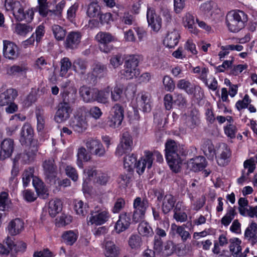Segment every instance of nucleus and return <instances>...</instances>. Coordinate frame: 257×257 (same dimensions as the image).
Masks as SVG:
<instances>
[{"mask_svg":"<svg viewBox=\"0 0 257 257\" xmlns=\"http://www.w3.org/2000/svg\"><path fill=\"white\" fill-rule=\"evenodd\" d=\"M186 155L183 147L175 141L168 140L165 144V157L167 163L172 171H180L181 166Z\"/></svg>","mask_w":257,"mask_h":257,"instance_id":"nucleus-1","label":"nucleus"},{"mask_svg":"<svg viewBox=\"0 0 257 257\" xmlns=\"http://www.w3.org/2000/svg\"><path fill=\"white\" fill-rule=\"evenodd\" d=\"M247 21V15L239 10H232L226 16L225 23L229 31L231 32H238L244 28Z\"/></svg>","mask_w":257,"mask_h":257,"instance_id":"nucleus-2","label":"nucleus"},{"mask_svg":"<svg viewBox=\"0 0 257 257\" xmlns=\"http://www.w3.org/2000/svg\"><path fill=\"white\" fill-rule=\"evenodd\" d=\"M110 217L107 209L102 206H96L91 211L89 222L91 224L100 225L107 222Z\"/></svg>","mask_w":257,"mask_h":257,"instance_id":"nucleus-3","label":"nucleus"},{"mask_svg":"<svg viewBox=\"0 0 257 257\" xmlns=\"http://www.w3.org/2000/svg\"><path fill=\"white\" fill-rule=\"evenodd\" d=\"M133 148V140L128 132L123 133L120 138L115 151V155L121 157L123 154L132 151Z\"/></svg>","mask_w":257,"mask_h":257,"instance_id":"nucleus-4","label":"nucleus"},{"mask_svg":"<svg viewBox=\"0 0 257 257\" xmlns=\"http://www.w3.org/2000/svg\"><path fill=\"white\" fill-rule=\"evenodd\" d=\"M231 156V151L227 144L220 143L216 146L215 158L219 166H225L228 165Z\"/></svg>","mask_w":257,"mask_h":257,"instance_id":"nucleus-5","label":"nucleus"},{"mask_svg":"<svg viewBox=\"0 0 257 257\" xmlns=\"http://www.w3.org/2000/svg\"><path fill=\"white\" fill-rule=\"evenodd\" d=\"M139 62L138 59L134 56H130L125 61L123 74L127 79L136 78L140 75V72L138 68Z\"/></svg>","mask_w":257,"mask_h":257,"instance_id":"nucleus-6","label":"nucleus"},{"mask_svg":"<svg viewBox=\"0 0 257 257\" xmlns=\"http://www.w3.org/2000/svg\"><path fill=\"white\" fill-rule=\"evenodd\" d=\"M148 205V202L146 199H142L140 197H137L135 199V211L133 214V220L135 222L140 221L144 218Z\"/></svg>","mask_w":257,"mask_h":257,"instance_id":"nucleus-7","label":"nucleus"},{"mask_svg":"<svg viewBox=\"0 0 257 257\" xmlns=\"http://www.w3.org/2000/svg\"><path fill=\"white\" fill-rule=\"evenodd\" d=\"M45 178L50 183L56 184L57 167L53 159H49L43 164Z\"/></svg>","mask_w":257,"mask_h":257,"instance_id":"nucleus-8","label":"nucleus"},{"mask_svg":"<svg viewBox=\"0 0 257 257\" xmlns=\"http://www.w3.org/2000/svg\"><path fill=\"white\" fill-rule=\"evenodd\" d=\"M95 39L99 43V48L101 52L107 53L112 49L109 44L114 40V38L110 34L100 32L96 35Z\"/></svg>","mask_w":257,"mask_h":257,"instance_id":"nucleus-9","label":"nucleus"},{"mask_svg":"<svg viewBox=\"0 0 257 257\" xmlns=\"http://www.w3.org/2000/svg\"><path fill=\"white\" fill-rule=\"evenodd\" d=\"M86 147L88 151L92 155L98 157H104L106 150L101 142L96 139H90L86 141Z\"/></svg>","mask_w":257,"mask_h":257,"instance_id":"nucleus-10","label":"nucleus"},{"mask_svg":"<svg viewBox=\"0 0 257 257\" xmlns=\"http://www.w3.org/2000/svg\"><path fill=\"white\" fill-rule=\"evenodd\" d=\"M72 112L69 103L60 102L54 116V120L57 123H62L68 119Z\"/></svg>","mask_w":257,"mask_h":257,"instance_id":"nucleus-11","label":"nucleus"},{"mask_svg":"<svg viewBox=\"0 0 257 257\" xmlns=\"http://www.w3.org/2000/svg\"><path fill=\"white\" fill-rule=\"evenodd\" d=\"M15 144L13 140L6 139L0 144V161H4L10 158L14 151Z\"/></svg>","mask_w":257,"mask_h":257,"instance_id":"nucleus-12","label":"nucleus"},{"mask_svg":"<svg viewBox=\"0 0 257 257\" xmlns=\"http://www.w3.org/2000/svg\"><path fill=\"white\" fill-rule=\"evenodd\" d=\"M157 196L158 201H162V210L164 214L169 213L174 207L176 200L171 194L164 196L162 193L159 192Z\"/></svg>","mask_w":257,"mask_h":257,"instance_id":"nucleus-13","label":"nucleus"},{"mask_svg":"<svg viewBox=\"0 0 257 257\" xmlns=\"http://www.w3.org/2000/svg\"><path fill=\"white\" fill-rule=\"evenodd\" d=\"M151 156V152L146 151L144 152V156L136 162L135 168L139 175L144 173L146 168L149 169L152 167L153 160Z\"/></svg>","mask_w":257,"mask_h":257,"instance_id":"nucleus-14","label":"nucleus"},{"mask_svg":"<svg viewBox=\"0 0 257 257\" xmlns=\"http://www.w3.org/2000/svg\"><path fill=\"white\" fill-rule=\"evenodd\" d=\"M3 54L6 58L14 60L19 56V48L14 42L9 40H4Z\"/></svg>","mask_w":257,"mask_h":257,"instance_id":"nucleus-15","label":"nucleus"},{"mask_svg":"<svg viewBox=\"0 0 257 257\" xmlns=\"http://www.w3.org/2000/svg\"><path fill=\"white\" fill-rule=\"evenodd\" d=\"M5 7L8 10L13 11V15L17 21H22L26 19L25 16L22 15L24 11L23 7L19 1L10 2L6 0Z\"/></svg>","mask_w":257,"mask_h":257,"instance_id":"nucleus-16","label":"nucleus"},{"mask_svg":"<svg viewBox=\"0 0 257 257\" xmlns=\"http://www.w3.org/2000/svg\"><path fill=\"white\" fill-rule=\"evenodd\" d=\"M147 17L151 29L156 32H158L162 26L161 18L156 14L155 10L152 8L148 9Z\"/></svg>","mask_w":257,"mask_h":257,"instance_id":"nucleus-17","label":"nucleus"},{"mask_svg":"<svg viewBox=\"0 0 257 257\" xmlns=\"http://www.w3.org/2000/svg\"><path fill=\"white\" fill-rule=\"evenodd\" d=\"M131 223V215L126 212L121 213L116 221L114 229L117 233L124 231L128 228Z\"/></svg>","mask_w":257,"mask_h":257,"instance_id":"nucleus-18","label":"nucleus"},{"mask_svg":"<svg viewBox=\"0 0 257 257\" xmlns=\"http://www.w3.org/2000/svg\"><path fill=\"white\" fill-rule=\"evenodd\" d=\"M207 166L206 159L203 156H198L190 159L187 163V166L191 170L198 172L203 170Z\"/></svg>","mask_w":257,"mask_h":257,"instance_id":"nucleus-19","label":"nucleus"},{"mask_svg":"<svg viewBox=\"0 0 257 257\" xmlns=\"http://www.w3.org/2000/svg\"><path fill=\"white\" fill-rule=\"evenodd\" d=\"M18 96V92L13 88L8 89L0 94V105L6 106L13 102Z\"/></svg>","mask_w":257,"mask_h":257,"instance_id":"nucleus-20","label":"nucleus"},{"mask_svg":"<svg viewBox=\"0 0 257 257\" xmlns=\"http://www.w3.org/2000/svg\"><path fill=\"white\" fill-rule=\"evenodd\" d=\"M142 110L145 113L151 112L152 108V101L150 95L148 93H142L138 100Z\"/></svg>","mask_w":257,"mask_h":257,"instance_id":"nucleus-21","label":"nucleus"},{"mask_svg":"<svg viewBox=\"0 0 257 257\" xmlns=\"http://www.w3.org/2000/svg\"><path fill=\"white\" fill-rule=\"evenodd\" d=\"M79 93L83 101L85 102H91L95 101L96 90L83 86L79 89Z\"/></svg>","mask_w":257,"mask_h":257,"instance_id":"nucleus-22","label":"nucleus"},{"mask_svg":"<svg viewBox=\"0 0 257 257\" xmlns=\"http://www.w3.org/2000/svg\"><path fill=\"white\" fill-rule=\"evenodd\" d=\"M24 229V222L19 218L11 221L7 227V230L11 235L20 233Z\"/></svg>","mask_w":257,"mask_h":257,"instance_id":"nucleus-23","label":"nucleus"},{"mask_svg":"<svg viewBox=\"0 0 257 257\" xmlns=\"http://www.w3.org/2000/svg\"><path fill=\"white\" fill-rule=\"evenodd\" d=\"M69 82H66L65 85H63V89L61 92V95L62 98L61 102L69 103L71 100H74L75 95L76 93V89L73 87L67 88V85Z\"/></svg>","mask_w":257,"mask_h":257,"instance_id":"nucleus-24","label":"nucleus"},{"mask_svg":"<svg viewBox=\"0 0 257 257\" xmlns=\"http://www.w3.org/2000/svg\"><path fill=\"white\" fill-rule=\"evenodd\" d=\"M183 24L184 26L191 33L197 35L198 33V30L195 26L194 16L190 13H187L183 18Z\"/></svg>","mask_w":257,"mask_h":257,"instance_id":"nucleus-25","label":"nucleus"},{"mask_svg":"<svg viewBox=\"0 0 257 257\" xmlns=\"http://www.w3.org/2000/svg\"><path fill=\"white\" fill-rule=\"evenodd\" d=\"M104 254L105 257H118L119 254V248L113 242L106 241L104 243Z\"/></svg>","mask_w":257,"mask_h":257,"instance_id":"nucleus-26","label":"nucleus"},{"mask_svg":"<svg viewBox=\"0 0 257 257\" xmlns=\"http://www.w3.org/2000/svg\"><path fill=\"white\" fill-rule=\"evenodd\" d=\"M81 35L79 32H72L70 33L65 42L66 47L70 49L77 47L80 42Z\"/></svg>","mask_w":257,"mask_h":257,"instance_id":"nucleus-27","label":"nucleus"},{"mask_svg":"<svg viewBox=\"0 0 257 257\" xmlns=\"http://www.w3.org/2000/svg\"><path fill=\"white\" fill-rule=\"evenodd\" d=\"M62 208L61 201L58 199L51 200L48 204V212L52 217H55Z\"/></svg>","mask_w":257,"mask_h":257,"instance_id":"nucleus-28","label":"nucleus"},{"mask_svg":"<svg viewBox=\"0 0 257 257\" xmlns=\"http://www.w3.org/2000/svg\"><path fill=\"white\" fill-rule=\"evenodd\" d=\"M179 37V34L177 31L169 32L164 40V44L168 48H173L178 44Z\"/></svg>","mask_w":257,"mask_h":257,"instance_id":"nucleus-29","label":"nucleus"},{"mask_svg":"<svg viewBox=\"0 0 257 257\" xmlns=\"http://www.w3.org/2000/svg\"><path fill=\"white\" fill-rule=\"evenodd\" d=\"M111 88L107 86L101 90H96L95 101L98 102L106 104L109 102V97Z\"/></svg>","mask_w":257,"mask_h":257,"instance_id":"nucleus-30","label":"nucleus"},{"mask_svg":"<svg viewBox=\"0 0 257 257\" xmlns=\"http://www.w3.org/2000/svg\"><path fill=\"white\" fill-rule=\"evenodd\" d=\"M202 150L205 155L210 160H213L216 153V148L215 149L214 145L210 140L204 141L202 145Z\"/></svg>","mask_w":257,"mask_h":257,"instance_id":"nucleus-31","label":"nucleus"},{"mask_svg":"<svg viewBox=\"0 0 257 257\" xmlns=\"http://www.w3.org/2000/svg\"><path fill=\"white\" fill-rule=\"evenodd\" d=\"M200 123V114L198 110L193 109L187 117V125L190 127L198 126Z\"/></svg>","mask_w":257,"mask_h":257,"instance_id":"nucleus-32","label":"nucleus"},{"mask_svg":"<svg viewBox=\"0 0 257 257\" xmlns=\"http://www.w3.org/2000/svg\"><path fill=\"white\" fill-rule=\"evenodd\" d=\"M177 87L184 90L189 94H192L195 90V85L186 79H182L178 81Z\"/></svg>","mask_w":257,"mask_h":257,"instance_id":"nucleus-33","label":"nucleus"},{"mask_svg":"<svg viewBox=\"0 0 257 257\" xmlns=\"http://www.w3.org/2000/svg\"><path fill=\"white\" fill-rule=\"evenodd\" d=\"M28 70L26 65H13L7 68V73L10 75H25Z\"/></svg>","mask_w":257,"mask_h":257,"instance_id":"nucleus-34","label":"nucleus"},{"mask_svg":"<svg viewBox=\"0 0 257 257\" xmlns=\"http://www.w3.org/2000/svg\"><path fill=\"white\" fill-rule=\"evenodd\" d=\"M111 99L113 102H121L123 99V87L120 85H116L111 89Z\"/></svg>","mask_w":257,"mask_h":257,"instance_id":"nucleus-35","label":"nucleus"},{"mask_svg":"<svg viewBox=\"0 0 257 257\" xmlns=\"http://www.w3.org/2000/svg\"><path fill=\"white\" fill-rule=\"evenodd\" d=\"M236 214L234 207L228 206L225 215L221 218V224L225 226H228L234 218Z\"/></svg>","mask_w":257,"mask_h":257,"instance_id":"nucleus-36","label":"nucleus"},{"mask_svg":"<svg viewBox=\"0 0 257 257\" xmlns=\"http://www.w3.org/2000/svg\"><path fill=\"white\" fill-rule=\"evenodd\" d=\"M34 137L33 130H22L20 141L22 145H29L31 144Z\"/></svg>","mask_w":257,"mask_h":257,"instance_id":"nucleus-37","label":"nucleus"},{"mask_svg":"<svg viewBox=\"0 0 257 257\" xmlns=\"http://www.w3.org/2000/svg\"><path fill=\"white\" fill-rule=\"evenodd\" d=\"M138 230L139 234L143 236L149 237L154 235V231L150 225L145 221L139 223Z\"/></svg>","mask_w":257,"mask_h":257,"instance_id":"nucleus-38","label":"nucleus"},{"mask_svg":"<svg viewBox=\"0 0 257 257\" xmlns=\"http://www.w3.org/2000/svg\"><path fill=\"white\" fill-rule=\"evenodd\" d=\"M77 156V164L79 168L83 167V161L87 162L91 159V155L87 152L86 150L83 147L78 149Z\"/></svg>","mask_w":257,"mask_h":257,"instance_id":"nucleus-39","label":"nucleus"},{"mask_svg":"<svg viewBox=\"0 0 257 257\" xmlns=\"http://www.w3.org/2000/svg\"><path fill=\"white\" fill-rule=\"evenodd\" d=\"M171 229L176 231V233L181 237V240L183 242L186 241L188 239L191 238L190 233L185 230L183 225L178 226L173 223L171 225Z\"/></svg>","mask_w":257,"mask_h":257,"instance_id":"nucleus-40","label":"nucleus"},{"mask_svg":"<svg viewBox=\"0 0 257 257\" xmlns=\"http://www.w3.org/2000/svg\"><path fill=\"white\" fill-rule=\"evenodd\" d=\"M257 234V224L252 222L246 228L244 232V236L249 240L253 242Z\"/></svg>","mask_w":257,"mask_h":257,"instance_id":"nucleus-41","label":"nucleus"},{"mask_svg":"<svg viewBox=\"0 0 257 257\" xmlns=\"http://www.w3.org/2000/svg\"><path fill=\"white\" fill-rule=\"evenodd\" d=\"M74 209L77 214L82 216H84L88 212L87 205L80 200H74Z\"/></svg>","mask_w":257,"mask_h":257,"instance_id":"nucleus-42","label":"nucleus"},{"mask_svg":"<svg viewBox=\"0 0 257 257\" xmlns=\"http://www.w3.org/2000/svg\"><path fill=\"white\" fill-rule=\"evenodd\" d=\"M229 249L232 255L237 256L241 251L240 244L241 241L238 238H234L230 240Z\"/></svg>","mask_w":257,"mask_h":257,"instance_id":"nucleus-43","label":"nucleus"},{"mask_svg":"<svg viewBox=\"0 0 257 257\" xmlns=\"http://www.w3.org/2000/svg\"><path fill=\"white\" fill-rule=\"evenodd\" d=\"M33 27L30 25L18 24L15 27V32L19 35L26 36L28 33L32 31Z\"/></svg>","mask_w":257,"mask_h":257,"instance_id":"nucleus-44","label":"nucleus"},{"mask_svg":"<svg viewBox=\"0 0 257 257\" xmlns=\"http://www.w3.org/2000/svg\"><path fill=\"white\" fill-rule=\"evenodd\" d=\"M137 162V157L134 154L127 155L124 158L123 165L128 171L132 170Z\"/></svg>","mask_w":257,"mask_h":257,"instance_id":"nucleus-45","label":"nucleus"},{"mask_svg":"<svg viewBox=\"0 0 257 257\" xmlns=\"http://www.w3.org/2000/svg\"><path fill=\"white\" fill-rule=\"evenodd\" d=\"M100 13V8L96 3H90L87 8L86 14L89 18H95Z\"/></svg>","mask_w":257,"mask_h":257,"instance_id":"nucleus-46","label":"nucleus"},{"mask_svg":"<svg viewBox=\"0 0 257 257\" xmlns=\"http://www.w3.org/2000/svg\"><path fill=\"white\" fill-rule=\"evenodd\" d=\"M53 34L58 41L64 39L66 35V31L63 27L58 25H54L52 27Z\"/></svg>","mask_w":257,"mask_h":257,"instance_id":"nucleus-47","label":"nucleus"},{"mask_svg":"<svg viewBox=\"0 0 257 257\" xmlns=\"http://www.w3.org/2000/svg\"><path fill=\"white\" fill-rule=\"evenodd\" d=\"M60 65V76L64 77L66 75L68 70L71 68L72 63L69 58L64 57L61 60Z\"/></svg>","mask_w":257,"mask_h":257,"instance_id":"nucleus-48","label":"nucleus"},{"mask_svg":"<svg viewBox=\"0 0 257 257\" xmlns=\"http://www.w3.org/2000/svg\"><path fill=\"white\" fill-rule=\"evenodd\" d=\"M64 241L69 245H72L77 238V234L73 231H67L62 235Z\"/></svg>","mask_w":257,"mask_h":257,"instance_id":"nucleus-49","label":"nucleus"},{"mask_svg":"<svg viewBox=\"0 0 257 257\" xmlns=\"http://www.w3.org/2000/svg\"><path fill=\"white\" fill-rule=\"evenodd\" d=\"M87 65L84 60L77 59L73 63L74 70L77 73L83 74L85 73Z\"/></svg>","mask_w":257,"mask_h":257,"instance_id":"nucleus-50","label":"nucleus"},{"mask_svg":"<svg viewBox=\"0 0 257 257\" xmlns=\"http://www.w3.org/2000/svg\"><path fill=\"white\" fill-rule=\"evenodd\" d=\"M251 102V100L249 95L245 94L242 100H239L236 102L235 107L238 110L240 111L242 109L247 108Z\"/></svg>","mask_w":257,"mask_h":257,"instance_id":"nucleus-51","label":"nucleus"},{"mask_svg":"<svg viewBox=\"0 0 257 257\" xmlns=\"http://www.w3.org/2000/svg\"><path fill=\"white\" fill-rule=\"evenodd\" d=\"M128 243L132 248H139L142 244V238L138 235H132L129 238Z\"/></svg>","mask_w":257,"mask_h":257,"instance_id":"nucleus-52","label":"nucleus"},{"mask_svg":"<svg viewBox=\"0 0 257 257\" xmlns=\"http://www.w3.org/2000/svg\"><path fill=\"white\" fill-rule=\"evenodd\" d=\"M9 194L7 192H2L0 194V210L4 211L9 207Z\"/></svg>","mask_w":257,"mask_h":257,"instance_id":"nucleus-53","label":"nucleus"},{"mask_svg":"<svg viewBox=\"0 0 257 257\" xmlns=\"http://www.w3.org/2000/svg\"><path fill=\"white\" fill-rule=\"evenodd\" d=\"M163 83L165 90L168 91L172 92L175 89V85L173 79L168 75L164 77Z\"/></svg>","mask_w":257,"mask_h":257,"instance_id":"nucleus-54","label":"nucleus"},{"mask_svg":"<svg viewBox=\"0 0 257 257\" xmlns=\"http://www.w3.org/2000/svg\"><path fill=\"white\" fill-rule=\"evenodd\" d=\"M106 66L101 63H96L93 67V74L96 76L101 77L106 73Z\"/></svg>","mask_w":257,"mask_h":257,"instance_id":"nucleus-55","label":"nucleus"},{"mask_svg":"<svg viewBox=\"0 0 257 257\" xmlns=\"http://www.w3.org/2000/svg\"><path fill=\"white\" fill-rule=\"evenodd\" d=\"M34 169L30 168L26 170L23 174V182L25 186H27L30 182L31 179L34 177L33 176Z\"/></svg>","mask_w":257,"mask_h":257,"instance_id":"nucleus-56","label":"nucleus"},{"mask_svg":"<svg viewBox=\"0 0 257 257\" xmlns=\"http://www.w3.org/2000/svg\"><path fill=\"white\" fill-rule=\"evenodd\" d=\"M47 64L48 63L45 58L41 56L36 60L34 66L36 69L41 71L45 69Z\"/></svg>","mask_w":257,"mask_h":257,"instance_id":"nucleus-57","label":"nucleus"},{"mask_svg":"<svg viewBox=\"0 0 257 257\" xmlns=\"http://www.w3.org/2000/svg\"><path fill=\"white\" fill-rule=\"evenodd\" d=\"M214 6L215 3L213 2L207 1L200 5V9L205 14H208L212 11Z\"/></svg>","mask_w":257,"mask_h":257,"instance_id":"nucleus-58","label":"nucleus"},{"mask_svg":"<svg viewBox=\"0 0 257 257\" xmlns=\"http://www.w3.org/2000/svg\"><path fill=\"white\" fill-rule=\"evenodd\" d=\"M78 7V4L75 3L68 9L67 12V17L69 20L72 21L74 19Z\"/></svg>","mask_w":257,"mask_h":257,"instance_id":"nucleus-59","label":"nucleus"},{"mask_svg":"<svg viewBox=\"0 0 257 257\" xmlns=\"http://www.w3.org/2000/svg\"><path fill=\"white\" fill-rule=\"evenodd\" d=\"M112 115L117 116L118 118L120 117L121 119H123V108L119 104L116 103L114 104L112 108Z\"/></svg>","mask_w":257,"mask_h":257,"instance_id":"nucleus-60","label":"nucleus"},{"mask_svg":"<svg viewBox=\"0 0 257 257\" xmlns=\"http://www.w3.org/2000/svg\"><path fill=\"white\" fill-rule=\"evenodd\" d=\"M109 179L107 174L105 173L99 172L97 173L96 182L99 185H106Z\"/></svg>","mask_w":257,"mask_h":257,"instance_id":"nucleus-61","label":"nucleus"},{"mask_svg":"<svg viewBox=\"0 0 257 257\" xmlns=\"http://www.w3.org/2000/svg\"><path fill=\"white\" fill-rule=\"evenodd\" d=\"M65 172L68 176L71 178V179L76 181L78 178V173L76 169L70 165H68L65 168Z\"/></svg>","mask_w":257,"mask_h":257,"instance_id":"nucleus-62","label":"nucleus"},{"mask_svg":"<svg viewBox=\"0 0 257 257\" xmlns=\"http://www.w3.org/2000/svg\"><path fill=\"white\" fill-rule=\"evenodd\" d=\"M131 181V176L130 174H121L118 179V183L122 187L128 186Z\"/></svg>","mask_w":257,"mask_h":257,"instance_id":"nucleus-63","label":"nucleus"},{"mask_svg":"<svg viewBox=\"0 0 257 257\" xmlns=\"http://www.w3.org/2000/svg\"><path fill=\"white\" fill-rule=\"evenodd\" d=\"M124 205V200L122 198H118L115 202L111 211L113 213H117L122 209Z\"/></svg>","mask_w":257,"mask_h":257,"instance_id":"nucleus-64","label":"nucleus"}]
</instances>
